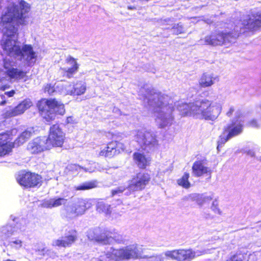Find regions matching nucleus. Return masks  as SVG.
<instances>
[{
    "label": "nucleus",
    "instance_id": "nucleus-52",
    "mask_svg": "<svg viewBox=\"0 0 261 261\" xmlns=\"http://www.w3.org/2000/svg\"><path fill=\"white\" fill-rule=\"evenodd\" d=\"M4 124V122H2V123H0V125H1V124Z\"/></svg>",
    "mask_w": 261,
    "mask_h": 261
},
{
    "label": "nucleus",
    "instance_id": "nucleus-42",
    "mask_svg": "<svg viewBox=\"0 0 261 261\" xmlns=\"http://www.w3.org/2000/svg\"><path fill=\"white\" fill-rule=\"evenodd\" d=\"M66 123L68 124H74L76 123V121L73 117L70 116L67 118Z\"/></svg>",
    "mask_w": 261,
    "mask_h": 261
},
{
    "label": "nucleus",
    "instance_id": "nucleus-33",
    "mask_svg": "<svg viewBox=\"0 0 261 261\" xmlns=\"http://www.w3.org/2000/svg\"><path fill=\"white\" fill-rule=\"evenodd\" d=\"M97 182L96 181H91L85 182L81 185L75 186L74 189L75 190H86L91 189L96 187Z\"/></svg>",
    "mask_w": 261,
    "mask_h": 261
},
{
    "label": "nucleus",
    "instance_id": "nucleus-49",
    "mask_svg": "<svg viewBox=\"0 0 261 261\" xmlns=\"http://www.w3.org/2000/svg\"><path fill=\"white\" fill-rule=\"evenodd\" d=\"M127 8L129 10H133V9H135V7H132V6H128Z\"/></svg>",
    "mask_w": 261,
    "mask_h": 261
},
{
    "label": "nucleus",
    "instance_id": "nucleus-1",
    "mask_svg": "<svg viewBox=\"0 0 261 261\" xmlns=\"http://www.w3.org/2000/svg\"><path fill=\"white\" fill-rule=\"evenodd\" d=\"M30 9V5L23 0H21L17 5H10L2 16L0 21V29L4 34L1 45L4 53L28 66L36 62L37 55L31 45L25 44L22 46L19 45L15 26L24 24L25 14Z\"/></svg>",
    "mask_w": 261,
    "mask_h": 261
},
{
    "label": "nucleus",
    "instance_id": "nucleus-36",
    "mask_svg": "<svg viewBox=\"0 0 261 261\" xmlns=\"http://www.w3.org/2000/svg\"><path fill=\"white\" fill-rule=\"evenodd\" d=\"M231 138H228V134L224 131L223 135L220 136V139L218 142V145L217 149H219L220 147H222L223 144Z\"/></svg>",
    "mask_w": 261,
    "mask_h": 261
},
{
    "label": "nucleus",
    "instance_id": "nucleus-26",
    "mask_svg": "<svg viewBox=\"0 0 261 261\" xmlns=\"http://www.w3.org/2000/svg\"><path fill=\"white\" fill-rule=\"evenodd\" d=\"M33 127H29L23 132L15 140L14 145L19 146L27 141L34 133Z\"/></svg>",
    "mask_w": 261,
    "mask_h": 261
},
{
    "label": "nucleus",
    "instance_id": "nucleus-9",
    "mask_svg": "<svg viewBox=\"0 0 261 261\" xmlns=\"http://www.w3.org/2000/svg\"><path fill=\"white\" fill-rule=\"evenodd\" d=\"M45 107L41 110V115L46 121L54 120L57 114L63 115L65 110L64 105L55 99H49L46 101Z\"/></svg>",
    "mask_w": 261,
    "mask_h": 261
},
{
    "label": "nucleus",
    "instance_id": "nucleus-29",
    "mask_svg": "<svg viewBox=\"0 0 261 261\" xmlns=\"http://www.w3.org/2000/svg\"><path fill=\"white\" fill-rule=\"evenodd\" d=\"M35 250L36 253L39 255L47 256L52 258L57 256L55 252L46 248L43 244H39L37 246H36Z\"/></svg>",
    "mask_w": 261,
    "mask_h": 261
},
{
    "label": "nucleus",
    "instance_id": "nucleus-13",
    "mask_svg": "<svg viewBox=\"0 0 261 261\" xmlns=\"http://www.w3.org/2000/svg\"><path fill=\"white\" fill-rule=\"evenodd\" d=\"M65 135L58 124L53 125L50 128L49 134L47 139L46 138L48 145L50 148L56 146H61L63 144Z\"/></svg>",
    "mask_w": 261,
    "mask_h": 261
},
{
    "label": "nucleus",
    "instance_id": "nucleus-15",
    "mask_svg": "<svg viewBox=\"0 0 261 261\" xmlns=\"http://www.w3.org/2000/svg\"><path fill=\"white\" fill-rule=\"evenodd\" d=\"M241 112L239 111L235 113V117L231 123L228 124L224 130L228 134V138H233L240 135L243 131V121L240 119Z\"/></svg>",
    "mask_w": 261,
    "mask_h": 261
},
{
    "label": "nucleus",
    "instance_id": "nucleus-47",
    "mask_svg": "<svg viewBox=\"0 0 261 261\" xmlns=\"http://www.w3.org/2000/svg\"><path fill=\"white\" fill-rule=\"evenodd\" d=\"M6 102V99L5 96L3 95L0 96V103L1 105H4Z\"/></svg>",
    "mask_w": 261,
    "mask_h": 261
},
{
    "label": "nucleus",
    "instance_id": "nucleus-25",
    "mask_svg": "<svg viewBox=\"0 0 261 261\" xmlns=\"http://www.w3.org/2000/svg\"><path fill=\"white\" fill-rule=\"evenodd\" d=\"M121 145L120 142L116 141L109 143L107 147L102 149L99 152V155L111 158L116 154V148L117 145Z\"/></svg>",
    "mask_w": 261,
    "mask_h": 261
},
{
    "label": "nucleus",
    "instance_id": "nucleus-14",
    "mask_svg": "<svg viewBox=\"0 0 261 261\" xmlns=\"http://www.w3.org/2000/svg\"><path fill=\"white\" fill-rule=\"evenodd\" d=\"M77 237V231L75 230H71L67 232L64 236L54 240L51 245L54 247L59 248L70 247L76 241Z\"/></svg>",
    "mask_w": 261,
    "mask_h": 261
},
{
    "label": "nucleus",
    "instance_id": "nucleus-21",
    "mask_svg": "<svg viewBox=\"0 0 261 261\" xmlns=\"http://www.w3.org/2000/svg\"><path fill=\"white\" fill-rule=\"evenodd\" d=\"M32 106V102L29 99L23 100L15 108L7 111L6 115L7 117H14L20 115Z\"/></svg>",
    "mask_w": 261,
    "mask_h": 261
},
{
    "label": "nucleus",
    "instance_id": "nucleus-53",
    "mask_svg": "<svg viewBox=\"0 0 261 261\" xmlns=\"http://www.w3.org/2000/svg\"><path fill=\"white\" fill-rule=\"evenodd\" d=\"M260 226H261V223L259 224Z\"/></svg>",
    "mask_w": 261,
    "mask_h": 261
},
{
    "label": "nucleus",
    "instance_id": "nucleus-28",
    "mask_svg": "<svg viewBox=\"0 0 261 261\" xmlns=\"http://www.w3.org/2000/svg\"><path fill=\"white\" fill-rule=\"evenodd\" d=\"M134 159L138 166L141 168H145L149 164V159L148 158L140 152H136L134 153Z\"/></svg>",
    "mask_w": 261,
    "mask_h": 261
},
{
    "label": "nucleus",
    "instance_id": "nucleus-11",
    "mask_svg": "<svg viewBox=\"0 0 261 261\" xmlns=\"http://www.w3.org/2000/svg\"><path fill=\"white\" fill-rule=\"evenodd\" d=\"M57 87L60 89L61 94L64 95H81L85 93L86 90V83L83 81H77L72 84L59 83Z\"/></svg>",
    "mask_w": 261,
    "mask_h": 261
},
{
    "label": "nucleus",
    "instance_id": "nucleus-39",
    "mask_svg": "<svg viewBox=\"0 0 261 261\" xmlns=\"http://www.w3.org/2000/svg\"><path fill=\"white\" fill-rule=\"evenodd\" d=\"M244 258V255L241 253H239L234 255L227 261H243Z\"/></svg>",
    "mask_w": 261,
    "mask_h": 261
},
{
    "label": "nucleus",
    "instance_id": "nucleus-41",
    "mask_svg": "<svg viewBox=\"0 0 261 261\" xmlns=\"http://www.w3.org/2000/svg\"><path fill=\"white\" fill-rule=\"evenodd\" d=\"M234 110H235L234 107L233 106H230L228 110L226 112V115L228 117H231L232 116V114L233 113V112H234Z\"/></svg>",
    "mask_w": 261,
    "mask_h": 261
},
{
    "label": "nucleus",
    "instance_id": "nucleus-32",
    "mask_svg": "<svg viewBox=\"0 0 261 261\" xmlns=\"http://www.w3.org/2000/svg\"><path fill=\"white\" fill-rule=\"evenodd\" d=\"M189 173H185L182 176L177 180L178 185L185 189L189 188L191 187V184L189 181Z\"/></svg>",
    "mask_w": 261,
    "mask_h": 261
},
{
    "label": "nucleus",
    "instance_id": "nucleus-3",
    "mask_svg": "<svg viewBox=\"0 0 261 261\" xmlns=\"http://www.w3.org/2000/svg\"><path fill=\"white\" fill-rule=\"evenodd\" d=\"M175 106L182 116L211 121L216 120L222 110L220 102L207 99H199L189 103L178 102Z\"/></svg>",
    "mask_w": 261,
    "mask_h": 261
},
{
    "label": "nucleus",
    "instance_id": "nucleus-17",
    "mask_svg": "<svg viewBox=\"0 0 261 261\" xmlns=\"http://www.w3.org/2000/svg\"><path fill=\"white\" fill-rule=\"evenodd\" d=\"M15 63L10 62L9 59L6 58L4 60V66L6 70L7 75L11 80L18 81L23 79L26 76V72L13 67Z\"/></svg>",
    "mask_w": 261,
    "mask_h": 261
},
{
    "label": "nucleus",
    "instance_id": "nucleus-12",
    "mask_svg": "<svg viewBox=\"0 0 261 261\" xmlns=\"http://www.w3.org/2000/svg\"><path fill=\"white\" fill-rule=\"evenodd\" d=\"M41 177L35 173L25 171L19 172L16 176L17 182L25 188H31L41 185Z\"/></svg>",
    "mask_w": 261,
    "mask_h": 261
},
{
    "label": "nucleus",
    "instance_id": "nucleus-16",
    "mask_svg": "<svg viewBox=\"0 0 261 261\" xmlns=\"http://www.w3.org/2000/svg\"><path fill=\"white\" fill-rule=\"evenodd\" d=\"M50 149V145H47L45 137L36 138L27 145V150L31 154H39Z\"/></svg>",
    "mask_w": 261,
    "mask_h": 261
},
{
    "label": "nucleus",
    "instance_id": "nucleus-19",
    "mask_svg": "<svg viewBox=\"0 0 261 261\" xmlns=\"http://www.w3.org/2000/svg\"><path fill=\"white\" fill-rule=\"evenodd\" d=\"M65 63L68 66L61 68L60 70L64 76L70 79L77 72L80 65L77 62L76 59L70 56L67 57Z\"/></svg>",
    "mask_w": 261,
    "mask_h": 261
},
{
    "label": "nucleus",
    "instance_id": "nucleus-45",
    "mask_svg": "<svg viewBox=\"0 0 261 261\" xmlns=\"http://www.w3.org/2000/svg\"><path fill=\"white\" fill-rule=\"evenodd\" d=\"M15 93V92L14 90H11L10 91L5 92V94L8 97H12Z\"/></svg>",
    "mask_w": 261,
    "mask_h": 261
},
{
    "label": "nucleus",
    "instance_id": "nucleus-24",
    "mask_svg": "<svg viewBox=\"0 0 261 261\" xmlns=\"http://www.w3.org/2000/svg\"><path fill=\"white\" fill-rule=\"evenodd\" d=\"M219 80L218 76H215L212 73H203L199 80V83L203 88L208 87L214 84L215 81Z\"/></svg>",
    "mask_w": 261,
    "mask_h": 261
},
{
    "label": "nucleus",
    "instance_id": "nucleus-46",
    "mask_svg": "<svg viewBox=\"0 0 261 261\" xmlns=\"http://www.w3.org/2000/svg\"><path fill=\"white\" fill-rule=\"evenodd\" d=\"M245 152L251 156H253L255 154L254 151L252 150H246Z\"/></svg>",
    "mask_w": 261,
    "mask_h": 261
},
{
    "label": "nucleus",
    "instance_id": "nucleus-23",
    "mask_svg": "<svg viewBox=\"0 0 261 261\" xmlns=\"http://www.w3.org/2000/svg\"><path fill=\"white\" fill-rule=\"evenodd\" d=\"M12 140V133L10 131L0 133V156L6 155L10 151L8 146Z\"/></svg>",
    "mask_w": 261,
    "mask_h": 261
},
{
    "label": "nucleus",
    "instance_id": "nucleus-20",
    "mask_svg": "<svg viewBox=\"0 0 261 261\" xmlns=\"http://www.w3.org/2000/svg\"><path fill=\"white\" fill-rule=\"evenodd\" d=\"M242 27L244 29L254 31L261 28V11L248 16L242 23Z\"/></svg>",
    "mask_w": 261,
    "mask_h": 261
},
{
    "label": "nucleus",
    "instance_id": "nucleus-44",
    "mask_svg": "<svg viewBox=\"0 0 261 261\" xmlns=\"http://www.w3.org/2000/svg\"><path fill=\"white\" fill-rule=\"evenodd\" d=\"M120 143L121 144V145H117V146L116 152L118 151V152H119L120 150H124L125 149V147L124 146V145L121 143Z\"/></svg>",
    "mask_w": 261,
    "mask_h": 261
},
{
    "label": "nucleus",
    "instance_id": "nucleus-30",
    "mask_svg": "<svg viewBox=\"0 0 261 261\" xmlns=\"http://www.w3.org/2000/svg\"><path fill=\"white\" fill-rule=\"evenodd\" d=\"M96 210L99 213H103L106 215H109L112 212L111 205L105 203L102 200H99L97 202Z\"/></svg>",
    "mask_w": 261,
    "mask_h": 261
},
{
    "label": "nucleus",
    "instance_id": "nucleus-7",
    "mask_svg": "<svg viewBox=\"0 0 261 261\" xmlns=\"http://www.w3.org/2000/svg\"><path fill=\"white\" fill-rule=\"evenodd\" d=\"M135 139L140 148L146 152L154 151L158 146V141L154 133L145 129L138 130Z\"/></svg>",
    "mask_w": 261,
    "mask_h": 261
},
{
    "label": "nucleus",
    "instance_id": "nucleus-4",
    "mask_svg": "<svg viewBox=\"0 0 261 261\" xmlns=\"http://www.w3.org/2000/svg\"><path fill=\"white\" fill-rule=\"evenodd\" d=\"M67 201V199L63 198L44 199L42 201L41 205L44 208H51L64 205L62 214L68 219H73L83 215L92 206L91 200L88 199H79L76 201L65 205Z\"/></svg>",
    "mask_w": 261,
    "mask_h": 261
},
{
    "label": "nucleus",
    "instance_id": "nucleus-22",
    "mask_svg": "<svg viewBox=\"0 0 261 261\" xmlns=\"http://www.w3.org/2000/svg\"><path fill=\"white\" fill-rule=\"evenodd\" d=\"M192 174L196 177H199L204 175L208 176V178H211V170L206 167L203 161H195L192 166Z\"/></svg>",
    "mask_w": 261,
    "mask_h": 261
},
{
    "label": "nucleus",
    "instance_id": "nucleus-51",
    "mask_svg": "<svg viewBox=\"0 0 261 261\" xmlns=\"http://www.w3.org/2000/svg\"><path fill=\"white\" fill-rule=\"evenodd\" d=\"M240 33H244V31H242V28H241L240 30L239 31Z\"/></svg>",
    "mask_w": 261,
    "mask_h": 261
},
{
    "label": "nucleus",
    "instance_id": "nucleus-5",
    "mask_svg": "<svg viewBox=\"0 0 261 261\" xmlns=\"http://www.w3.org/2000/svg\"><path fill=\"white\" fill-rule=\"evenodd\" d=\"M150 179V176L148 173H139L129 181L127 187L121 186L112 190V195L113 196L116 195H119L126 190L129 191L126 192V195L130 194L132 192L142 190L148 184Z\"/></svg>",
    "mask_w": 261,
    "mask_h": 261
},
{
    "label": "nucleus",
    "instance_id": "nucleus-6",
    "mask_svg": "<svg viewBox=\"0 0 261 261\" xmlns=\"http://www.w3.org/2000/svg\"><path fill=\"white\" fill-rule=\"evenodd\" d=\"M236 33L224 31H216L212 33L210 35H207L204 39V43L206 45L213 46L217 45H229L234 42L239 36V30L238 27L234 29Z\"/></svg>",
    "mask_w": 261,
    "mask_h": 261
},
{
    "label": "nucleus",
    "instance_id": "nucleus-35",
    "mask_svg": "<svg viewBox=\"0 0 261 261\" xmlns=\"http://www.w3.org/2000/svg\"><path fill=\"white\" fill-rule=\"evenodd\" d=\"M22 241L19 239H12L9 242L10 246L16 249H19L22 246Z\"/></svg>",
    "mask_w": 261,
    "mask_h": 261
},
{
    "label": "nucleus",
    "instance_id": "nucleus-27",
    "mask_svg": "<svg viewBox=\"0 0 261 261\" xmlns=\"http://www.w3.org/2000/svg\"><path fill=\"white\" fill-rule=\"evenodd\" d=\"M213 198L212 196H204L197 193L191 194L185 197L187 200L196 201L199 205H202L204 202L211 200Z\"/></svg>",
    "mask_w": 261,
    "mask_h": 261
},
{
    "label": "nucleus",
    "instance_id": "nucleus-38",
    "mask_svg": "<svg viewBox=\"0 0 261 261\" xmlns=\"http://www.w3.org/2000/svg\"><path fill=\"white\" fill-rule=\"evenodd\" d=\"M211 209L215 213L220 215H222V212L218 207V202L217 200H215L213 202Z\"/></svg>",
    "mask_w": 261,
    "mask_h": 261
},
{
    "label": "nucleus",
    "instance_id": "nucleus-18",
    "mask_svg": "<svg viewBox=\"0 0 261 261\" xmlns=\"http://www.w3.org/2000/svg\"><path fill=\"white\" fill-rule=\"evenodd\" d=\"M207 253V250L189 249H178L177 261H191L194 258Z\"/></svg>",
    "mask_w": 261,
    "mask_h": 261
},
{
    "label": "nucleus",
    "instance_id": "nucleus-43",
    "mask_svg": "<svg viewBox=\"0 0 261 261\" xmlns=\"http://www.w3.org/2000/svg\"><path fill=\"white\" fill-rule=\"evenodd\" d=\"M249 125L250 126H251L252 127L256 128V127H258V124L257 122H256V121L255 120H251L249 122Z\"/></svg>",
    "mask_w": 261,
    "mask_h": 261
},
{
    "label": "nucleus",
    "instance_id": "nucleus-40",
    "mask_svg": "<svg viewBox=\"0 0 261 261\" xmlns=\"http://www.w3.org/2000/svg\"><path fill=\"white\" fill-rule=\"evenodd\" d=\"M44 92L51 94L55 92V87L50 84H47L44 88Z\"/></svg>",
    "mask_w": 261,
    "mask_h": 261
},
{
    "label": "nucleus",
    "instance_id": "nucleus-10",
    "mask_svg": "<svg viewBox=\"0 0 261 261\" xmlns=\"http://www.w3.org/2000/svg\"><path fill=\"white\" fill-rule=\"evenodd\" d=\"M98 231V229H95L94 231H90L87 235L89 239L102 244H111L114 242L120 243L122 241V236L117 232L104 230L99 233Z\"/></svg>",
    "mask_w": 261,
    "mask_h": 261
},
{
    "label": "nucleus",
    "instance_id": "nucleus-37",
    "mask_svg": "<svg viewBox=\"0 0 261 261\" xmlns=\"http://www.w3.org/2000/svg\"><path fill=\"white\" fill-rule=\"evenodd\" d=\"M172 31L173 34L178 35L184 32V29L181 24H177L172 28Z\"/></svg>",
    "mask_w": 261,
    "mask_h": 261
},
{
    "label": "nucleus",
    "instance_id": "nucleus-34",
    "mask_svg": "<svg viewBox=\"0 0 261 261\" xmlns=\"http://www.w3.org/2000/svg\"><path fill=\"white\" fill-rule=\"evenodd\" d=\"M177 253L178 249L166 251L163 254L166 259L169 258L177 261Z\"/></svg>",
    "mask_w": 261,
    "mask_h": 261
},
{
    "label": "nucleus",
    "instance_id": "nucleus-2",
    "mask_svg": "<svg viewBox=\"0 0 261 261\" xmlns=\"http://www.w3.org/2000/svg\"><path fill=\"white\" fill-rule=\"evenodd\" d=\"M140 98L144 102L152 107L154 112L155 121L160 128L171 125L174 121L173 101L168 95L156 92L152 89H141L139 91Z\"/></svg>",
    "mask_w": 261,
    "mask_h": 261
},
{
    "label": "nucleus",
    "instance_id": "nucleus-50",
    "mask_svg": "<svg viewBox=\"0 0 261 261\" xmlns=\"http://www.w3.org/2000/svg\"><path fill=\"white\" fill-rule=\"evenodd\" d=\"M93 261H101V260H100V259L96 258V259H94Z\"/></svg>",
    "mask_w": 261,
    "mask_h": 261
},
{
    "label": "nucleus",
    "instance_id": "nucleus-31",
    "mask_svg": "<svg viewBox=\"0 0 261 261\" xmlns=\"http://www.w3.org/2000/svg\"><path fill=\"white\" fill-rule=\"evenodd\" d=\"M89 165H90L88 166V167H83L78 165L73 164L70 165V168L71 170L75 169L77 171H80L82 170H84L85 172H89L90 173L95 171L97 164L94 163L91 164H89Z\"/></svg>",
    "mask_w": 261,
    "mask_h": 261
},
{
    "label": "nucleus",
    "instance_id": "nucleus-48",
    "mask_svg": "<svg viewBox=\"0 0 261 261\" xmlns=\"http://www.w3.org/2000/svg\"><path fill=\"white\" fill-rule=\"evenodd\" d=\"M116 202H117V204H115V203H113V205H119V204H121V203H122V201H121V200H119V199H118V200L116 201Z\"/></svg>",
    "mask_w": 261,
    "mask_h": 261
},
{
    "label": "nucleus",
    "instance_id": "nucleus-8",
    "mask_svg": "<svg viewBox=\"0 0 261 261\" xmlns=\"http://www.w3.org/2000/svg\"><path fill=\"white\" fill-rule=\"evenodd\" d=\"M12 223L0 227V242L6 240L12 235L25 230L27 220L23 218H15L11 216Z\"/></svg>",
    "mask_w": 261,
    "mask_h": 261
}]
</instances>
